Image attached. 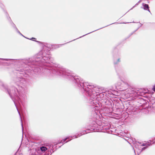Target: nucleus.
Wrapping results in <instances>:
<instances>
[{"mask_svg": "<svg viewBox=\"0 0 155 155\" xmlns=\"http://www.w3.org/2000/svg\"><path fill=\"white\" fill-rule=\"evenodd\" d=\"M125 89H124L123 88L120 87V86H115V89H113L111 90L112 92H110V93L109 92L108 93L110 94L111 93V94H113L114 93H115L117 91V90L121 91H123Z\"/></svg>", "mask_w": 155, "mask_h": 155, "instance_id": "12", "label": "nucleus"}, {"mask_svg": "<svg viewBox=\"0 0 155 155\" xmlns=\"http://www.w3.org/2000/svg\"><path fill=\"white\" fill-rule=\"evenodd\" d=\"M0 88L8 94L12 100H14V99L13 98L12 93L11 91H10V90L9 89V88L7 84L4 83L0 80Z\"/></svg>", "mask_w": 155, "mask_h": 155, "instance_id": "9", "label": "nucleus"}, {"mask_svg": "<svg viewBox=\"0 0 155 155\" xmlns=\"http://www.w3.org/2000/svg\"><path fill=\"white\" fill-rule=\"evenodd\" d=\"M18 33L19 34H20V35H21V36H23V37H25V36H24L20 32Z\"/></svg>", "mask_w": 155, "mask_h": 155, "instance_id": "29", "label": "nucleus"}, {"mask_svg": "<svg viewBox=\"0 0 155 155\" xmlns=\"http://www.w3.org/2000/svg\"><path fill=\"white\" fill-rule=\"evenodd\" d=\"M148 147L149 146H146L144 147H143V148H142L141 150L140 151V152H142V151L145 150L147 149Z\"/></svg>", "mask_w": 155, "mask_h": 155, "instance_id": "22", "label": "nucleus"}, {"mask_svg": "<svg viewBox=\"0 0 155 155\" xmlns=\"http://www.w3.org/2000/svg\"><path fill=\"white\" fill-rule=\"evenodd\" d=\"M98 88V89L96 90V91L97 92V94L96 96L97 98V100L99 99L98 103L99 105L102 106H106L108 107L113 108V104L114 100H113L111 99H108L105 98V97H104V96H106V94L103 92L99 93L98 92L99 90V88Z\"/></svg>", "mask_w": 155, "mask_h": 155, "instance_id": "6", "label": "nucleus"}, {"mask_svg": "<svg viewBox=\"0 0 155 155\" xmlns=\"http://www.w3.org/2000/svg\"><path fill=\"white\" fill-rule=\"evenodd\" d=\"M10 24L15 29L16 27L15 25L12 21L10 23Z\"/></svg>", "mask_w": 155, "mask_h": 155, "instance_id": "20", "label": "nucleus"}, {"mask_svg": "<svg viewBox=\"0 0 155 155\" xmlns=\"http://www.w3.org/2000/svg\"><path fill=\"white\" fill-rule=\"evenodd\" d=\"M98 122L97 121V126H98V129L97 130H89V133L90 132V131H97L99 130V129H101V130H103V132L105 133H107V131H108L110 128V125H107L106 126L105 125H103L102 126H101L100 125H98Z\"/></svg>", "mask_w": 155, "mask_h": 155, "instance_id": "10", "label": "nucleus"}, {"mask_svg": "<svg viewBox=\"0 0 155 155\" xmlns=\"http://www.w3.org/2000/svg\"><path fill=\"white\" fill-rule=\"evenodd\" d=\"M151 145V143H143L141 146H150Z\"/></svg>", "mask_w": 155, "mask_h": 155, "instance_id": "18", "label": "nucleus"}, {"mask_svg": "<svg viewBox=\"0 0 155 155\" xmlns=\"http://www.w3.org/2000/svg\"><path fill=\"white\" fill-rule=\"evenodd\" d=\"M15 31L17 32L18 33L20 32V31L18 30L17 28L16 27V28H15Z\"/></svg>", "mask_w": 155, "mask_h": 155, "instance_id": "25", "label": "nucleus"}, {"mask_svg": "<svg viewBox=\"0 0 155 155\" xmlns=\"http://www.w3.org/2000/svg\"><path fill=\"white\" fill-rule=\"evenodd\" d=\"M0 7L2 8L3 11L5 12H6V11L4 9V5L0 2Z\"/></svg>", "mask_w": 155, "mask_h": 155, "instance_id": "19", "label": "nucleus"}, {"mask_svg": "<svg viewBox=\"0 0 155 155\" xmlns=\"http://www.w3.org/2000/svg\"><path fill=\"white\" fill-rule=\"evenodd\" d=\"M35 42H37L39 44H42V42H41V41H37V40H35Z\"/></svg>", "mask_w": 155, "mask_h": 155, "instance_id": "26", "label": "nucleus"}, {"mask_svg": "<svg viewBox=\"0 0 155 155\" xmlns=\"http://www.w3.org/2000/svg\"><path fill=\"white\" fill-rule=\"evenodd\" d=\"M141 2V0H140L135 5H134V6H133L129 10H131L132 9H133V8H134L136 6H137V5H138L139 4L140 2Z\"/></svg>", "mask_w": 155, "mask_h": 155, "instance_id": "21", "label": "nucleus"}, {"mask_svg": "<svg viewBox=\"0 0 155 155\" xmlns=\"http://www.w3.org/2000/svg\"><path fill=\"white\" fill-rule=\"evenodd\" d=\"M53 45L45 43L43 49L33 57L28 60H24L23 62H33L42 68V71L48 73L54 76L58 75L68 80L72 83L75 81V78L78 75L73 73L70 71L62 67L59 68L53 66V59L51 57L50 50Z\"/></svg>", "mask_w": 155, "mask_h": 155, "instance_id": "3", "label": "nucleus"}, {"mask_svg": "<svg viewBox=\"0 0 155 155\" xmlns=\"http://www.w3.org/2000/svg\"><path fill=\"white\" fill-rule=\"evenodd\" d=\"M148 3H149V2H148Z\"/></svg>", "mask_w": 155, "mask_h": 155, "instance_id": "40", "label": "nucleus"}, {"mask_svg": "<svg viewBox=\"0 0 155 155\" xmlns=\"http://www.w3.org/2000/svg\"><path fill=\"white\" fill-rule=\"evenodd\" d=\"M59 46H57V48H59Z\"/></svg>", "mask_w": 155, "mask_h": 155, "instance_id": "39", "label": "nucleus"}, {"mask_svg": "<svg viewBox=\"0 0 155 155\" xmlns=\"http://www.w3.org/2000/svg\"><path fill=\"white\" fill-rule=\"evenodd\" d=\"M134 32H133L131 33L130 35H129V37H130L132 35Z\"/></svg>", "mask_w": 155, "mask_h": 155, "instance_id": "30", "label": "nucleus"}, {"mask_svg": "<svg viewBox=\"0 0 155 155\" xmlns=\"http://www.w3.org/2000/svg\"><path fill=\"white\" fill-rule=\"evenodd\" d=\"M116 130H115L114 129H113L110 127L109 128L108 130L107 131V133H108V134H112L114 132H115V131Z\"/></svg>", "mask_w": 155, "mask_h": 155, "instance_id": "16", "label": "nucleus"}, {"mask_svg": "<svg viewBox=\"0 0 155 155\" xmlns=\"http://www.w3.org/2000/svg\"><path fill=\"white\" fill-rule=\"evenodd\" d=\"M121 85V84L120 82H118L116 86H120V85Z\"/></svg>", "mask_w": 155, "mask_h": 155, "instance_id": "28", "label": "nucleus"}, {"mask_svg": "<svg viewBox=\"0 0 155 155\" xmlns=\"http://www.w3.org/2000/svg\"><path fill=\"white\" fill-rule=\"evenodd\" d=\"M134 153H135V155H136L135 152V150H134Z\"/></svg>", "mask_w": 155, "mask_h": 155, "instance_id": "37", "label": "nucleus"}, {"mask_svg": "<svg viewBox=\"0 0 155 155\" xmlns=\"http://www.w3.org/2000/svg\"><path fill=\"white\" fill-rule=\"evenodd\" d=\"M140 26L139 27V28H140V27H141L142 26V24H140Z\"/></svg>", "mask_w": 155, "mask_h": 155, "instance_id": "34", "label": "nucleus"}, {"mask_svg": "<svg viewBox=\"0 0 155 155\" xmlns=\"http://www.w3.org/2000/svg\"><path fill=\"white\" fill-rule=\"evenodd\" d=\"M131 22H122H122H120V23H118V22H114V23H111V24H109V25H106V26H105L103 27H102V28H99V29H97V30H94V31H91V32H89V33H87V34H85V35H83V36H81L79 38H76V39H74V40H72V41H70L66 43H65V44H67V43H69V42H71V41H74V40H76V39H78V38H81V37H84V36H85V35H88V34H90V33H92V32H94V31H97V30H99V29H102V28H105V27H106L108 26H109V25H112V24H125L129 23H131ZM133 22V23H135V22H134V21H133V22ZM64 44H61V45H64Z\"/></svg>", "mask_w": 155, "mask_h": 155, "instance_id": "11", "label": "nucleus"}, {"mask_svg": "<svg viewBox=\"0 0 155 155\" xmlns=\"http://www.w3.org/2000/svg\"><path fill=\"white\" fill-rule=\"evenodd\" d=\"M78 137L76 134L73 136H69L66 137L61 141H59L54 145L50 143L46 144L45 145L37 147L36 149L33 148H30L29 149L30 155H51L57 149V146L58 144L62 143H65L71 140L72 139Z\"/></svg>", "mask_w": 155, "mask_h": 155, "instance_id": "4", "label": "nucleus"}, {"mask_svg": "<svg viewBox=\"0 0 155 155\" xmlns=\"http://www.w3.org/2000/svg\"><path fill=\"white\" fill-rule=\"evenodd\" d=\"M120 54V53L119 52L117 47H115L112 51L113 62L117 75L118 76V77L120 79V77L123 73L122 70L121 69L119 68L118 66V64L120 61V58H118L117 59H116V58L119 57Z\"/></svg>", "mask_w": 155, "mask_h": 155, "instance_id": "7", "label": "nucleus"}, {"mask_svg": "<svg viewBox=\"0 0 155 155\" xmlns=\"http://www.w3.org/2000/svg\"><path fill=\"white\" fill-rule=\"evenodd\" d=\"M36 39L34 37H32L30 39V40H32L33 41H35V40H36Z\"/></svg>", "mask_w": 155, "mask_h": 155, "instance_id": "23", "label": "nucleus"}, {"mask_svg": "<svg viewBox=\"0 0 155 155\" xmlns=\"http://www.w3.org/2000/svg\"><path fill=\"white\" fill-rule=\"evenodd\" d=\"M152 90L153 91L155 92V84L153 86Z\"/></svg>", "mask_w": 155, "mask_h": 155, "instance_id": "27", "label": "nucleus"}, {"mask_svg": "<svg viewBox=\"0 0 155 155\" xmlns=\"http://www.w3.org/2000/svg\"><path fill=\"white\" fill-rule=\"evenodd\" d=\"M12 59L2 58H0V65L3 64L4 62L2 61H10V62Z\"/></svg>", "mask_w": 155, "mask_h": 155, "instance_id": "15", "label": "nucleus"}, {"mask_svg": "<svg viewBox=\"0 0 155 155\" xmlns=\"http://www.w3.org/2000/svg\"><path fill=\"white\" fill-rule=\"evenodd\" d=\"M24 38H26L27 39H29V40H30V38H27V37H24Z\"/></svg>", "mask_w": 155, "mask_h": 155, "instance_id": "33", "label": "nucleus"}, {"mask_svg": "<svg viewBox=\"0 0 155 155\" xmlns=\"http://www.w3.org/2000/svg\"><path fill=\"white\" fill-rule=\"evenodd\" d=\"M5 13L7 17V18L8 21L9 22V23H10L11 22H12V21L10 17L9 16V15L7 12H5Z\"/></svg>", "mask_w": 155, "mask_h": 155, "instance_id": "17", "label": "nucleus"}, {"mask_svg": "<svg viewBox=\"0 0 155 155\" xmlns=\"http://www.w3.org/2000/svg\"><path fill=\"white\" fill-rule=\"evenodd\" d=\"M27 140L29 142V143L28 144V146L29 147H33L35 144L36 143L35 140L33 139L29 138Z\"/></svg>", "mask_w": 155, "mask_h": 155, "instance_id": "13", "label": "nucleus"}, {"mask_svg": "<svg viewBox=\"0 0 155 155\" xmlns=\"http://www.w3.org/2000/svg\"><path fill=\"white\" fill-rule=\"evenodd\" d=\"M142 5L143 7H141V8H143L144 10L148 11L149 12H150L151 14L150 11L149 9L150 7H149L148 4H145L144 3H143L142 4Z\"/></svg>", "mask_w": 155, "mask_h": 155, "instance_id": "14", "label": "nucleus"}, {"mask_svg": "<svg viewBox=\"0 0 155 155\" xmlns=\"http://www.w3.org/2000/svg\"><path fill=\"white\" fill-rule=\"evenodd\" d=\"M24 60L28 59H12L10 63L16 65L14 68V71L17 74V77L15 80V82L17 85L18 88L12 86L9 88L12 93L13 98L14 100H12L17 108L18 114L20 116V114L18 109L16 103L21 105L23 107L25 105V102L27 99L26 88H24L21 85L26 87L28 84L27 81L24 77H27L31 75H43V73L47 75H50L48 73L42 71V68L33 62H23Z\"/></svg>", "mask_w": 155, "mask_h": 155, "instance_id": "1", "label": "nucleus"}, {"mask_svg": "<svg viewBox=\"0 0 155 155\" xmlns=\"http://www.w3.org/2000/svg\"><path fill=\"white\" fill-rule=\"evenodd\" d=\"M61 146H59L58 147V148H59L61 147Z\"/></svg>", "mask_w": 155, "mask_h": 155, "instance_id": "36", "label": "nucleus"}, {"mask_svg": "<svg viewBox=\"0 0 155 155\" xmlns=\"http://www.w3.org/2000/svg\"><path fill=\"white\" fill-rule=\"evenodd\" d=\"M135 145V147L136 148H137V147H136V145Z\"/></svg>", "mask_w": 155, "mask_h": 155, "instance_id": "38", "label": "nucleus"}, {"mask_svg": "<svg viewBox=\"0 0 155 155\" xmlns=\"http://www.w3.org/2000/svg\"><path fill=\"white\" fill-rule=\"evenodd\" d=\"M21 126L22 127V132L23 133V124L22 123V120H21Z\"/></svg>", "mask_w": 155, "mask_h": 155, "instance_id": "24", "label": "nucleus"}, {"mask_svg": "<svg viewBox=\"0 0 155 155\" xmlns=\"http://www.w3.org/2000/svg\"><path fill=\"white\" fill-rule=\"evenodd\" d=\"M128 102H124V103H122L121 101H117L114 100L113 105V107L115 105V108L117 110L120 111H123V109H124L125 107V105L127 104L129 105Z\"/></svg>", "mask_w": 155, "mask_h": 155, "instance_id": "8", "label": "nucleus"}, {"mask_svg": "<svg viewBox=\"0 0 155 155\" xmlns=\"http://www.w3.org/2000/svg\"><path fill=\"white\" fill-rule=\"evenodd\" d=\"M152 105L155 106V101L154 102V103H153Z\"/></svg>", "mask_w": 155, "mask_h": 155, "instance_id": "32", "label": "nucleus"}, {"mask_svg": "<svg viewBox=\"0 0 155 155\" xmlns=\"http://www.w3.org/2000/svg\"><path fill=\"white\" fill-rule=\"evenodd\" d=\"M139 28V27H138L136 30H135L134 31V32H135Z\"/></svg>", "mask_w": 155, "mask_h": 155, "instance_id": "31", "label": "nucleus"}, {"mask_svg": "<svg viewBox=\"0 0 155 155\" xmlns=\"http://www.w3.org/2000/svg\"><path fill=\"white\" fill-rule=\"evenodd\" d=\"M75 81L72 83L75 87L78 89L83 94L85 101L89 104V106L93 107L92 112V118L90 120L91 124L85 130L80 133L76 134L80 137L81 135L88 133L90 130H97L98 129L97 126V121L100 119L99 115L98 114V110L100 112L104 114L105 116H109L112 114L113 108L106 106H101L98 104V100L96 96L97 95L96 90L98 89V87L91 85L89 83L86 82L83 79L79 76H76Z\"/></svg>", "mask_w": 155, "mask_h": 155, "instance_id": "2", "label": "nucleus"}, {"mask_svg": "<svg viewBox=\"0 0 155 155\" xmlns=\"http://www.w3.org/2000/svg\"><path fill=\"white\" fill-rule=\"evenodd\" d=\"M137 142L139 144H140L141 143L139 142Z\"/></svg>", "mask_w": 155, "mask_h": 155, "instance_id": "35", "label": "nucleus"}, {"mask_svg": "<svg viewBox=\"0 0 155 155\" xmlns=\"http://www.w3.org/2000/svg\"><path fill=\"white\" fill-rule=\"evenodd\" d=\"M148 93V90L147 89H140L138 90L137 92L133 90H128L125 92L124 94L125 98L127 99L131 97L130 99L133 100V103L136 105L143 107L148 104V102L142 97L135 96L137 94V95L148 98L149 97Z\"/></svg>", "mask_w": 155, "mask_h": 155, "instance_id": "5", "label": "nucleus"}]
</instances>
